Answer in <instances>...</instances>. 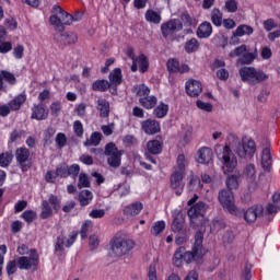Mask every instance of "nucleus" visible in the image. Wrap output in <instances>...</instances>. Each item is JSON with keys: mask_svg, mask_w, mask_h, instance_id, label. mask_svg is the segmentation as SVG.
Instances as JSON below:
<instances>
[{"mask_svg": "<svg viewBox=\"0 0 280 280\" xmlns=\"http://www.w3.org/2000/svg\"><path fill=\"white\" fill-rule=\"evenodd\" d=\"M205 240V234L200 231L195 234V243L192 250H186L184 246L178 247L173 257L174 266L180 268L183 261L186 264H191L195 259H200L202 257V242Z\"/></svg>", "mask_w": 280, "mask_h": 280, "instance_id": "f257e3e1", "label": "nucleus"}, {"mask_svg": "<svg viewBox=\"0 0 280 280\" xmlns=\"http://www.w3.org/2000/svg\"><path fill=\"white\" fill-rule=\"evenodd\" d=\"M135 240L124 233H117L109 242V257L120 259L135 250Z\"/></svg>", "mask_w": 280, "mask_h": 280, "instance_id": "f03ea898", "label": "nucleus"}, {"mask_svg": "<svg viewBox=\"0 0 280 280\" xmlns=\"http://www.w3.org/2000/svg\"><path fill=\"white\" fill-rule=\"evenodd\" d=\"M217 156L219 161H221L223 165V173L224 174H231V172H234L237 167V158H235V154L231 150L230 145H218L215 148Z\"/></svg>", "mask_w": 280, "mask_h": 280, "instance_id": "7ed1b4c3", "label": "nucleus"}, {"mask_svg": "<svg viewBox=\"0 0 280 280\" xmlns=\"http://www.w3.org/2000/svg\"><path fill=\"white\" fill-rule=\"evenodd\" d=\"M242 82H246L250 86L261 84L268 80V74L262 70H257L255 67H243L238 71Z\"/></svg>", "mask_w": 280, "mask_h": 280, "instance_id": "20e7f679", "label": "nucleus"}, {"mask_svg": "<svg viewBox=\"0 0 280 280\" xmlns=\"http://www.w3.org/2000/svg\"><path fill=\"white\" fill-rule=\"evenodd\" d=\"M232 150H234L240 159H253L257 152V145L252 139H243L242 142L235 139L232 144Z\"/></svg>", "mask_w": 280, "mask_h": 280, "instance_id": "39448f33", "label": "nucleus"}, {"mask_svg": "<svg viewBox=\"0 0 280 280\" xmlns=\"http://www.w3.org/2000/svg\"><path fill=\"white\" fill-rule=\"evenodd\" d=\"M18 259V268L20 270H38V264L40 262V256L36 249L30 250V256H20Z\"/></svg>", "mask_w": 280, "mask_h": 280, "instance_id": "423d86ee", "label": "nucleus"}, {"mask_svg": "<svg viewBox=\"0 0 280 280\" xmlns=\"http://www.w3.org/2000/svg\"><path fill=\"white\" fill-rule=\"evenodd\" d=\"M104 154L107 156V164L109 167L117 168L121 166V156H124V150H119L115 143H107L105 145Z\"/></svg>", "mask_w": 280, "mask_h": 280, "instance_id": "0eeeda50", "label": "nucleus"}, {"mask_svg": "<svg viewBox=\"0 0 280 280\" xmlns=\"http://www.w3.org/2000/svg\"><path fill=\"white\" fill-rule=\"evenodd\" d=\"M54 211H60V198L56 195H49L48 200L42 201V220H47L54 215Z\"/></svg>", "mask_w": 280, "mask_h": 280, "instance_id": "6e6552de", "label": "nucleus"}, {"mask_svg": "<svg viewBox=\"0 0 280 280\" xmlns=\"http://www.w3.org/2000/svg\"><path fill=\"white\" fill-rule=\"evenodd\" d=\"M209 209V206L205 201H199L188 210V217L190 218L191 224L195 226H202L205 220V213Z\"/></svg>", "mask_w": 280, "mask_h": 280, "instance_id": "1a4fd4ad", "label": "nucleus"}, {"mask_svg": "<svg viewBox=\"0 0 280 280\" xmlns=\"http://www.w3.org/2000/svg\"><path fill=\"white\" fill-rule=\"evenodd\" d=\"M218 200L221 207L225 209V211H229V213H232V215L237 213V207H235V197L233 196V191L222 189L219 192Z\"/></svg>", "mask_w": 280, "mask_h": 280, "instance_id": "9d476101", "label": "nucleus"}, {"mask_svg": "<svg viewBox=\"0 0 280 280\" xmlns=\"http://www.w3.org/2000/svg\"><path fill=\"white\" fill-rule=\"evenodd\" d=\"M78 240V232L73 231L70 233L69 237L65 235V232L57 237L55 243V253H63L65 248H71L72 244H75Z\"/></svg>", "mask_w": 280, "mask_h": 280, "instance_id": "9b49d317", "label": "nucleus"}, {"mask_svg": "<svg viewBox=\"0 0 280 280\" xmlns=\"http://www.w3.org/2000/svg\"><path fill=\"white\" fill-rule=\"evenodd\" d=\"M25 100H27V97L24 94H20L7 105H1L0 117H8L12 110H20L21 106L25 104Z\"/></svg>", "mask_w": 280, "mask_h": 280, "instance_id": "f8f14e48", "label": "nucleus"}, {"mask_svg": "<svg viewBox=\"0 0 280 280\" xmlns=\"http://www.w3.org/2000/svg\"><path fill=\"white\" fill-rule=\"evenodd\" d=\"M128 56L132 60V73H136L138 69L140 73H145V71H148V69L150 68V61H148V57L145 55L141 54L139 57L135 58V55H132V50H128Z\"/></svg>", "mask_w": 280, "mask_h": 280, "instance_id": "ddd939ff", "label": "nucleus"}, {"mask_svg": "<svg viewBox=\"0 0 280 280\" xmlns=\"http://www.w3.org/2000/svg\"><path fill=\"white\" fill-rule=\"evenodd\" d=\"M30 151L25 147L18 148L15 151V159L19 167L22 172H27L32 167V161L30 160Z\"/></svg>", "mask_w": 280, "mask_h": 280, "instance_id": "4468645a", "label": "nucleus"}, {"mask_svg": "<svg viewBox=\"0 0 280 280\" xmlns=\"http://www.w3.org/2000/svg\"><path fill=\"white\" fill-rule=\"evenodd\" d=\"M183 30V22L178 19L170 20L161 25L162 35L164 38H172L175 32H180Z\"/></svg>", "mask_w": 280, "mask_h": 280, "instance_id": "2eb2a0df", "label": "nucleus"}, {"mask_svg": "<svg viewBox=\"0 0 280 280\" xmlns=\"http://www.w3.org/2000/svg\"><path fill=\"white\" fill-rule=\"evenodd\" d=\"M183 173L182 171L175 170V172L171 175V187L175 189L176 196L183 195V189H185V183H183Z\"/></svg>", "mask_w": 280, "mask_h": 280, "instance_id": "dca6fc26", "label": "nucleus"}, {"mask_svg": "<svg viewBox=\"0 0 280 280\" xmlns=\"http://www.w3.org/2000/svg\"><path fill=\"white\" fill-rule=\"evenodd\" d=\"M140 126L144 135H156L161 132V122L156 119L149 118L141 121Z\"/></svg>", "mask_w": 280, "mask_h": 280, "instance_id": "f3484780", "label": "nucleus"}, {"mask_svg": "<svg viewBox=\"0 0 280 280\" xmlns=\"http://www.w3.org/2000/svg\"><path fill=\"white\" fill-rule=\"evenodd\" d=\"M261 215H264V206L261 205L253 206L244 213L245 221H247L248 224H253V222H256L257 218H261Z\"/></svg>", "mask_w": 280, "mask_h": 280, "instance_id": "a211bd4d", "label": "nucleus"}, {"mask_svg": "<svg viewBox=\"0 0 280 280\" xmlns=\"http://www.w3.org/2000/svg\"><path fill=\"white\" fill-rule=\"evenodd\" d=\"M185 89L187 95H189L190 97H198V95L202 93V83L194 79H190L186 82Z\"/></svg>", "mask_w": 280, "mask_h": 280, "instance_id": "6ab92c4d", "label": "nucleus"}, {"mask_svg": "<svg viewBox=\"0 0 280 280\" xmlns=\"http://www.w3.org/2000/svg\"><path fill=\"white\" fill-rule=\"evenodd\" d=\"M62 8L60 5H54L51 8V15L49 18L50 25L57 27V30H62V19H61Z\"/></svg>", "mask_w": 280, "mask_h": 280, "instance_id": "aec40b11", "label": "nucleus"}, {"mask_svg": "<svg viewBox=\"0 0 280 280\" xmlns=\"http://www.w3.org/2000/svg\"><path fill=\"white\" fill-rule=\"evenodd\" d=\"M185 226V218L183 217V213H180V211L175 210L173 212V223H172V231L174 233H180V231H185V229H183Z\"/></svg>", "mask_w": 280, "mask_h": 280, "instance_id": "412c9836", "label": "nucleus"}, {"mask_svg": "<svg viewBox=\"0 0 280 280\" xmlns=\"http://www.w3.org/2000/svg\"><path fill=\"white\" fill-rule=\"evenodd\" d=\"M141 211H143V203L136 201L126 206L122 210V213L127 218H135V215H139Z\"/></svg>", "mask_w": 280, "mask_h": 280, "instance_id": "4be33fe9", "label": "nucleus"}, {"mask_svg": "<svg viewBox=\"0 0 280 280\" xmlns=\"http://www.w3.org/2000/svg\"><path fill=\"white\" fill-rule=\"evenodd\" d=\"M213 161V151L211 148L202 147L198 150V163L207 165Z\"/></svg>", "mask_w": 280, "mask_h": 280, "instance_id": "5701e85b", "label": "nucleus"}, {"mask_svg": "<svg viewBox=\"0 0 280 280\" xmlns=\"http://www.w3.org/2000/svg\"><path fill=\"white\" fill-rule=\"evenodd\" d=\"M96 109L100 113V117L103 119H108L110 116V103L106 98H98L96 101Z\"/></svg>", "mask_w": 280, "mask_h": 280, "instance_id": "b1692460", "label": "nucleus"}, {"mask_svg": "<svg viewBox=\"0 0 280 280\" xmlns=\"http://www.w3.org/2000/svg\"><path fill=\"white\" fill-rule=\"evenodd\" d=\"M213 34V26L209 22H202L196 32L197 38H211Z\"/></svg>", "mask_w": 280, "mask_h": 280, "instance_id": "393cba45", "label": "nucleus"}, {"mask_svg": "<svg viewBox=\"0 0 280 280\" xmlns=\"http://www.w3.org/2000/svg\"><path fill=\"white\" fill-rule=\"evenodd\" d=\"M49 113L47 112V109H45V106H43V104L34 105V107L32 108L31 119L43 121L44 119H47Z\"/></svg>", "mask_w": 280, "mask_h": 280, "instance_id": "a878e982", "label": "nucleus"}, {"mask_svg": "<svg viewBox=\"0 0 280 280\" xmlns=\"http://www.w3.org/2000/svg\"><path fill=\"white\" fill-rule=\"evenodd\" d=\"M261 167L265 172H270L272 167V154L270 153V148H264L261 153Z\"/></svg>", "mask_w": 280, "mask_h": 280, "instance_id": "bb28decb", "label": "nucleus"}, {"mask_svg": "<svg viewBox=\"0 0 280 280\" xmlns=\"http://www.w3.org/2000/svg\"><path fill=\"white\" fill-rule=\"evenodd\" d=\"M144 19L147 23H153V25H159L163 20L161 18V12H156L152 9L145 11Z\"/></svg>", "mask_w": 280, "mask_h": 280, "instance_id": "cd10ccee", "label": "nucleus"}, {"mask_svg": "<svg viewBox=\"0 0 280 280\" xmlns=\"http://www.w3.org/2000/svg\"><path fill=\"white\" fill-rule=\"evenodd\" d=\"M139 102L141 106H143V108H147V110H152V108L156 106L159 100L156 98V96L148 94L144 97H140Z\"/></svg>", "mask_w": 280, "mask_h": 280, "instance_id": "c85d7f7f", "label": "nucleus"}, {"mask_svg": "<svg viewBox=\"0 0 280 280\" xmlns=\"http://www.w3.org/2000/svg\"><path fill=\"white\" fill-rule=\"evenodd\" d=\"M167 113H170V105L161 102L153 110L154 117L156 119H163L164 117H167Z\"/></svg>", "mask_w": 280, "mask_h": 280, "instance_id": "c756f323", "label": "nucleus"}, {"mask_svg": "<svg viewBox=\"0 0 280 280\" xmlns=\"http://www.w3.org/2000/svg\"><path fill=\"white\" fill-rule=\"evenodd\" d=\"M147 150L150 152V154H161V151L163 150V143L159 140H150L147 143Z\"/></svg>", "mask_w": 280, "mask_h": 280, "instance_id": "7c9ffc66", "label": "nucleus"}, {"mask_svg": "<svg viewBox=\"0 0 280 280\" xmlns=\"http://www.w3.org/2000/svg\"><path fill=\"white\" fill-rule=\"evenodd\" d=\"M200 49V42L196 39V37L190 38L185 44V51L186 54H196Z\"/></svg>", "mask_w": 280, "mask_h": 280, "instance_id": "2f4dec72", "label": "nucleus"}, {"mask_svg": "<svg viewBox=\"0 0 280 280\" xmlns=\"http://www.w3.org/2000/svg\"><path fill=\"white\" fill-rule=\"evenodd\" d=\"M110 86H119L121 84V69L116 68L109 73Z\"/></svg>", "mask_w": 280, "mask_h": 280, "instance_id": "473e14b6", "label": "nucleus"}, {"mask_svg": "<svg viewBox=\"0 0 280 280\" xmlns=\"http://www.w3.org/2000/svg\"><path fill=\"white\" fill-rule=\"evenodd\" d=\"M92 201H93V192H91L90 190H82L79 194V202L81 207H86L88 205H91Z\"/></svg>", "mask_w": 280, "mask_h": 280, "instance_id": "72a5a7b5", "label": "nucleus"}, {"mask_svg": "<svg viewBox=\"0 0 280 280\" xmlns=\"http://www.w3.org/2000/svg\"><path fill=\"white\" fill-rule=\"evenodd\" d=\"M211 22L213 23V25H215V27H222V23H223V15H222V11H220V9L214 8L211 11Z\"/></svg>", "mask_w": 280, "mask_h": 280, "instance_id": "f704fd0d", "label": "nucleus"}, {"mask_svg": "<svg viewBox=\"0 0 280 280\" xmlns=\"http://www.w3.org/2000/svg\"><path fill=\"white\" fill-rule=\"evenodd\" d=\"M102 142V132H92L90 139H88L83 145H85V148H89L91 145L97 147L100 145V143Z\"/></svg>", "mask_w": 280, "mask_h": 280, "instance_id": "c9c22d12", "label": "nucleus"}, {"mask_svg": "<svg viewBox=\"0 0 280 280\" xmlns=\"http://www.w3.org/2000/svg\"><path fill=\"white\" fill-rule=\"evenodd\" d=\"M59 40L63 45H73V43H78V35L75 33H62Z\"/></svg>", "mask_w": 280, "mask_h": 280, "instance_id": "e433bc0d", "label": "nucleus"}, {"mask_svg": "<svg viewBox=\"0 0 280 280\" xmlns=\"http://www.w3.org/2000/svg\"><path fill=\"white\" fill-rule=\"evenodd\" d=\"M92 89L93 91H100L101 93H104L110 89V83L106 80H97L92 84Z\"/></svg>", "mask_w": 280, "mask_h": 280, "instance_id": "4c0bfd02", "label": "nucleus"}, {"mask_svg": "<svg viewBox=\"0 0 280 280\" xmlns=\"http://www.w3.org/2000/svg\"><path fill=\"white\" fill-rule=\"evenodd\" d=\"M188 242H189V232H187V230L177 232V235L175 237V244H177V246H183V244H187Z\"/></svg>", "mask_w": 280, "mask_h": 280, "instance_id": "58836bf2", "label": "nucleus"}, {"mask_svg": "<svg viewBox=\"0 0 280 280\" xmlns=\"http://www.w3.org/2000/svg\"><path fill=\"white\" fill-rule=\"evenodd\" d=\"M253 34V28L248 25H240L234 31V36H250Z\"/></svg>", "mask_w": 280, "mask_h": 280, "instance_id": "ea45409f", "label": "nucleus"}, {"mask_svg": "<svg viewBox=\"0 0 280 280\" xmlns=\"http://www.w3.org/2000/svg\"><path fill=\"white\" fill-rule=\"evenodd\" d=\"M133 93H136L139 97H147L150 95V88L145 84L136 85L133 88Z\"/></svg>", "mask_w": 280, "mask_h": 280, "instance_id": "a19ab883", "label": "nucleus"}, {"mask_svg": "<svg viewBox=\"0 0 280 280\" xmlns=\"http://www.w3.org/2000/svg\"><path fill=\"white\" fill-rule=\"evenodd\" d=\"M12 159H14V155L12 153H1L0 154V167H9L10 163H12Z\"/></svg>", "mask_w": 280, "mask_h": 280, "instance_id": "79ce46f5", "label": "nucleus"}, {"mask_svg": "<svg viewBox=\"0 0 280 280\" xmlns=\"http://www.w3.org/2000/svg\"><path fill=\"white\" fill-rule=\"evenodd\" d=\"M163 231H165V221H156L151 229V234L158 237Z\"/></svg>", "mask_w": 280, "mask_h": 280, "instance_id": "37998d69", "label": "nucleus"}, {"mask_svg": "<svg viewBox=\"0 0 280 280\" xmlns=\"http://www.w3.org/2000/svg\"><path fill=\"white\" fill-rule=\"evenodd\" d=\"M0 75L4 80V82H8V84H11V85L16 84V77H14L12 72L7 70H1Z\"/></svg>", "mask_w": 280, "mask_h": 280, "instance_id": "c03bdc74", "label": "nucleus"}, {"mask_svg": "<svg viewBox=\"0 0 280 280\" xmlns=\"http://www.w3.org/2000/svg\"><path fill=\"white\" fill-rule=\"evenodd\" d=\"M240 176L237 175H229L226 179V187L231 191L232 189H237L240 182Z\"/></svg>", "mask_w": 280, "mask_h": 280, "instance_id": "a18cd8bd", "label": "nucleus"}, {"mask_svg": "<svg viewBox=\"0 0 280 280\" xmlns=\"http://www.w3.org/2000/svg\"><path fill=\"white\" fill-rule=\"evenodd\" d=\"M56 176H59L60 178H67L69 176V166L66 163L57 166Z\"/></svg>", "mask_w": 280, "mask_h": 280, "instance_id": "49530a36", "label": "nucleus"}, {"mask_svg": "<svg viewBox=\"0 0 280 280\" xmlns=\"http://www.w3.org/2000/svg\"><path fill=\"white\" fill-rule=\"evenodd\" d=\"M72 22L73 15L61 9V30L65 28V25H71Z\"/></svg>", "mask_w": 280, "mask_h": 280, "instance_id": "de8ad7c7", "label": "nucleus"}, {"mask_svg": "<svg viewBox=\"0 0 280 280\" xmlns=\"http://www.w3.org/2000/svg\"><path fill=\"white\" fill-rule=\"evenodd\" d=\"M22 220L26 221L27 224H32L34 220H36V211L34 210H26L21 214Z\"/></svg>", "mask_w": 280, "mask_h": 280, "instance_id": "09e8293b", "label": "nucleus"}, {"mask_svg": "<svg viewBox=\"0 0 280 280\" xmlns=\"http://www.w3.org/2000/svg\"><path fill=\"white\" fill-rule=\"evenodd\" d=\"M246 51V45H241L230 52V58H243Z\"/></svg>", "mask_w": 280, "mask_h": 280, "instance_id": "8fccbe9b", "label": "nucleus"}, {"mask_svg": "<svg viewBox=\"0 0 280 280\" xmlns=\"http://www.w3.org/2000/svg\"><path fill=\"white\" fill-rule=\"evenodd\" d=\"M244 176H246V178H248V180H255V174H256V170H255V165L254 164H247L245 166L244 170Z\"/></svg>", "mask_w": 280, "mask_h": 280, "instance_id": "3c124183", "label": "nucleus"}, {"mask_svg": "<svg viewBox=\"0 0 280 280\" xmlns=\"http://www.w3.org/2000/svg\"><path fill=\"white\" fill-rule=\"evenodd\" d=\"M78 187L79 189H82L84 187H91V180H89V176L85 173H80Z\"/></svg>", "mask_w": 280, "mask_h": 280, "instance_id": "603ef678", "label": "nucleus"}, {"mask_svg": "<svg viewBox=\"0 0 280 280\" xmlns=\"http://www.w3.org/2000/svg\"><path fill=\"white\" fill-rule=\"evenodd\" d=\"M73 132L79 138H82L84 136V125H82V121L75 120L73 122Z\"/></svg>", "mask_w": 280, "mask_h": 280, "instance_id": "864d4df0", "label": "nucleus"}, {"mask_svg": "<svg viewBox=\"0 0 280 280\" xmlns=\"http://www.w3.org/2000/svg\"><path fill=\"white\" fill-rule=\"evenodd\" d=\"M24 54H25V47L23 45L19 44L13 48V57L15 60L23 59Z\"/></svg>", "mask_w": 280, "mask_h": 280, "instance_id": "5fc2aeb1", "label": "nucleus"}, {"mask_svg": "<svg viewBox=\"0 0 280 280\" xmlns=\"http://www.w3.org/2000/svg\"><path fill=\"white\" fill-rule=\"evenodd\" d=\"M179 62L176 59H168L166 67L170 73H178Z\"/></svg>", "mask_w": 280, "mask_h": 280, "instance_id": "6e6d98bb", "label": "nucleus"}, {"mask_svg": "<svg viewBox=\"0 0 280 280\" xmlns=\"http://www.w3.org/2000/svg\"><path fill=\"white\" fill-rule=\"evenodd\" d=\"M57 148H65L67 145V136L63 132L57 133L55 138Z\"/></svg>", "mask_w": 280, "mask_h": 280, "instance_id": "4d7b16f0", "label": "nucleus"}, {"mask_svg": "<svg viewBox=\"0 0 280 280\" xmlns=\"http://www.w3.org/2000/svg\"><path fill=\"white\" fill-rule=\"evenodd\" d=\"M60 110H62V105L60 104V102L51 103L50 114L52 115V117H58V115H60Z\"/></svg>", "mask_w": 280, "mask_h": 280, "instance_id": "13d9d810", "label": "nucleus"}, {"mask_svg": "<svg viewBox=\"0 0 280 280\" xmlns=\"http://www.w3.org/2000/svg\"><path fill=\"white\" fill-rule=\"evenodd\" d=\"M25 135V131L24 130H13L11 133H10V140L9 142L10 143H15V141H19V139H21V137H23Z\"/></svg>", "mask_w": 280, "mask_h": 280, "instance_id": "bf43d9fd", "label": "nucleus"}, {"mask_svg": "<svg viewBox=\"0 0 280 280\" xmlns=\"http://www.w3.org/2000/svg\"><path fill=\"white\" fill-rule=\"evenodd\" d=\"M80 174V165L72 164L71 166H68V176H71L73 179L78 178V175Z\"/></svg>", "mask_w": 280, "mask_h": 280, "instance_id": "052dcab7", "label": "nucleus"}, {"mask_svg": "<svg viewBox=\"0 0 280 280\" xmlns=\"http://www.w3.org/2000/svg\"><path fill=\"white\" fill-rule=\"evenodd\" d=\"M16 266H19L18 264V259L16 260H10L8 264H7V275L12 276L16 272Z\"/></svg>", "mask_w": 280, "mask_h": 280, "instance_id": "680f3d73", "label": "nucleus"}, {"mask_svg": "<svg viewBox=\"0 0 280 280\" xmlns=\"http://www.w3.org/2000/svg\"><path fill=\"white\" fill-rule=\"evenodd\" d=\"M253 60H255V55H253V52H245V55L238 59V62H241V65H250Z\"/></svg>", "mask_w": 280, "mask_h": 280, "instance_id": "e2e57ef3", "label": "nucleus"}, {"mask_svg": "<svg viewBox=\"0 0 280 280\" xmlns=\"http://www.w3.org/2000/svg\"><path fill=\"white\" fill-rule=\"evenodd\" d=\"M117 194L120 198L128 196V194H130V186H128V184H120L118 186Z\"/></svg>", "mask_w": 280, "mask_h": 280, "instance_id": "0e129e2a", "label": "nucleus"}, {"mask_svg": "<svg viewBox=\"0 0 280 280\" xmlns=\"http://www.w3.org/2000/svg\"><path fill=\"white\" fill-rule=\"evenodd\" d=\"M226 12L233 13L237 12V1L236 0H228L225 2Z\"/></svg>", "mask_w": 280, "mask_h": 280, "instance_id": "69168bd1", "label": "nucleus"}, {"mask_svg": "<svg viewBox=\"0 0 280 280\" xmlns=\"http://www.w3.org/2000/svg\"><path fill=\"white\" fill-rule=\"evenodd\" d=\"M74 113H77L78 117H86V104L80 103L77 105Z\"/></svg>", "mask_w": 280, "mask_h": 280, "instance_id": "338daca9", "label": "nucleus"}, {"mask_svg": "<svg viewBox=\"0 0 280 280\" xmlns=\"http://www.w3.org/2000/svg\"><path fill=\"white\" fill-rule=\"evenodd\" d=\"M12 44L10 42H0V54H10Z\"/></svg>", "mask_w": 280, "mask_h": 280, "instance_id": "774afa93", "label": "nucleus"}]
</instances>
